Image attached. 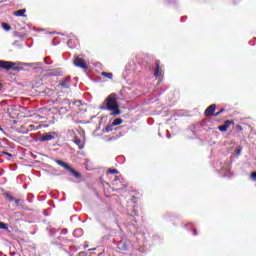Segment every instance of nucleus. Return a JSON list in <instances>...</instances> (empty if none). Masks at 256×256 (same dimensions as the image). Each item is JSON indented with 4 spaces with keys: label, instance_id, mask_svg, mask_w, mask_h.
I'll use <instances>...</instances> for the list:
<instances>
[{
    "label": "nucleus",
    "instance_id": "24",
    "mask_svg": "<svg viewBox=\"0 0 256 256\" xmlns=\"http://www.w3.org/2000/svg\"><path fill=\"white\" fill-rule=\"evenodd\" d=\"M251 179L252 181H256V172L251 173Z\"/></svg>",
    "mask_w": 256,
    "mask_h": 256
},
{
    "label": "nucleus",
    "instance_id": "1",
    "mask_svg": "<svg viewBox=\"0 0 256 256\" xmlns=\"http://www.w3.org/2000/svg\"><path fill=\"white\" fill-rule=\"evenodd\" d=\"M103 111H112L110 115L113 117H117V115H121V110L119 109V103L117 102V94H110L104 101L101 106Z\"/></svg>",
    "mask_w": 256,
    "mask_h": 256
},
{
    "label": "nucleus",
    "instance_id": "25",
    "mask_svg": "<svg viewBox=\"0 0 256 256\" xmlns=\"http://www.w3.org/2000/svg\"><path fill=\"white\" fill-rule=\"evenodd\" d=\"M60 111H62V113H67L68 109L67 107H61Z\"/></svg>",
    "mask_w": 256,
    "mask_h": 256
},
{
    "label": "nucleus",
    "instance_id": "7",
    "mask_svg": "<svg viewBox=\"0 0 256 256\" xmlns=\"http://www.w3.org/2000/svg\"><path fill=\"white\" fill-rule=\"evenodd\" d=\"M79 44V40H77L75 37L70 38L67 42V45L70 49H75L77 45Z\"/></svg>",
    "mask_w": 256,
    "mask_h": 256
},
{
    "label": "nucleus",
    "instance_id": "19",
    "mask_svg": "<svg viewBox=\"0 0 256 256\" xmlns=\"http://www.w3.org/2000/svg\"><path fill=\"white\" fill-rule=\"evenodd\" d=\"M25 9H21V10H18L17 12H16V16L17 17H23V15L25 14Z\"/></svg>",
    "mask_w": 256,
    "mask_h": 256
},
{
    "label": "nucleus",
    "instance_id": "21",
    "mask_svg": "<svg viewBox=\"0 0 256 256\" xmlns=\"http://www.w3.org/2000/svg\"><path fill=\"white\" fill-rule=\"evenodd\" d=\"M61 87H64V89H69V84H67V81H63L61 83Z\"/></svg>",
    "mask_w": 256,
    "mask_h": 256
},
{
    "label": "nucleus",
    "instance_id": "3",
    "mask_svg": "<svg viewBox=\"0 0 256 256\" xmlns=\"http://www.w3.org/2000/svg\"><path fill=\"white\" fill-rule=\"evenodd\" d=\"M0 69H6V71H9L10 69H12L13 71H21V68L15 66L14 62L5 60H0Z\"/></svg>",
    "mask_w": 256,
    "mask_h": 256
},
{
    "label": "nucleus",
    "instance_id": "9",
    "mask_svg": "<svg viewBox=\"0 0 256 256\" xmlns=\"http://www.w3.org/2000/svg\"><path fill=\"white\" fill-rule=\"evenodd\" d=\"M229 125H231V121L227 120L225 122L224 125H221L218 127L219 131H221L222 133H225V131H227V129H229Z\"/></svg>",
    "mask_w": 256,
    "mask_h": 256
},
{
    "label": "nucleus",
    "instance_id": "31",
    "mask_svg": "<svg viewBox=\"0 0 256 256\" xmlns=\"http://www.w3.org/2000/svg\"><path fill=\"white\" fill-rule=\"evenodd\" d=\"M69 79H70L69 77H68V78H66V80H65V81H66V83H67V81H69Z\"/></svg>",
    "mask_w": 256,
    "mask_h": 256
},
{
    "label": "nucleus",
    "instance_id": "6",
    "mask_svg": "<svg viewBox=\"0 0 256 256\" xmlns=\"http://www.w3.org/2000/svg\"><path fill=\"white\" fill-rule=\"evenodd\" d=\"M217 109V105L212 104L205 110L206 117H213L215 115V110Z\"/></svg>",
    "mask_w": 256,
    "mask_h": 256
},
{
    "label": "nucleus",
    "instance_id": "36",
    "mask_svg": "<svg viewBox=\"0 0 256 256\" xmlns=\"http://www.w3.org/2000/svg\"><path fill=\"white\" fill-rule=\"evenodd\" d=\"M159 136L161 137V133H159Z\"/></svg>",
    "mask_w": 256,
    "mask_h": 256
},
{
    "label": "nucleus",
    "instance_id": "28",
    "mask_svg": "<svg viewBox=\"0 0 256 256\" xmlns=\"http://www.w3.org/2000/svg\"><path fill=\"white\" fill-rule=\"evenodd\" d=\"M44 61H45L46 65H51V62H49V60H47V58L44 59Z\"/></svg>",
    "mask_w": 256,
    "mask_h": 256
},
{
    "label": "nucleus",
    "instance_id": "17",
    "mask_svg": "<svg viewBox=\"0 0 256 256\" xmlns=\"http://www.w3.org/2000/svg\"><path fill=\"white\" fill-rule=\"evenodd\" d=\"M0 229H3L4 231H9V226L5 224V222H0Z\"/></svg>",
    "mask_w": 256,
    "mask_h": 256
},
{
    "label": "nucleus",
    "instance_id": "8",
    "mask_svg": "<svg viewBox=\"0 0 256 256\" xmlns=\"http://www.w3.org/2000/svg\"><path fill=\"white\" fill-rule=\"evenodd\" d=\"M55 163H57V165H59L60 167H63L64 169H66V171H69V169H71V166H69V164L63 162L62 160H55Z\"/></svg>",
    "mask_w": 256,
    "mask_h": 256
},
{
    "label": "nucleus",
    "instance_id": "14",
    "mask_svg": "<svg viewBox=\"0 0 256 256\" xmlns=\"http://www.w3.org/2000/svg\"><path fill=\"white\" fill-rule=\"evenodd\" d=\"M102 77H107V79H113V73L111 72H102Z\"/></svg>",
    "mask_w": 256,
    "mask_h": 256
},
{
    "label": "nucleus",
    "instance_id": "23",
    "mask_svg": "<svg viewBox=\"0 0 256 256\" xmlns=\"http://www.w3.org/2000/svg\"><path fill=\"white\" fill-rule=\"evenodd\" d=\"M241 151H243V148L241 146H239L237 149H236V155H241Z\"/></svg>",
    "mask_w": 256,
    "mask_h": 256
},
{
    "label": "nucleus",
    "instance_id": "34",
    "mask_svg": "<svg viewBox=\"0 0 256 256\" xmlns=\"http://www.w3.org/2000/svg\"><path fill=\"white\" fill-rule=\"evenodd\" d=\"M0 131H3V128H1V126H0Z\"/></svg>",
    "mask_w": 256,
    "mask_h": 256
},
{
    "label": "nucleus",
    "instance_id": "16",
    "mask_svg": "<svg viewBox=\"0 0 256 256\" xmlns=\"http://www.w3.org/2000/svg\"><path fill=\"white\" fill-rule=\"evenodd\" d=\"M2 29H4V31H11V26L9 24L3 22Z\"/></svg>",
    "mask_w": 256,
    "mask_h": 256
},
{
    "label": "nucleus",
    "instance_id": "30",
    "mask_svg": "<svg viewBox=\"0 0 256 256\" xmlns=\"http://www.w3.org/2000/svg\"><path fill=\"white\" fill-rule=\"evenodd\" d=\"M167 138L171 139V134L170 133H167Z\"/></svg>",
    "mask_w": 256,
    "mask_h": 256
},
{
    "label": "nucleus",
    "instance_id": "18",
    "mask_svg": "<svg viewBox=\"0 0 256 256\" xmlns=\"http://www.w3.org/2000/svg\"><path fill=\"white\" fill-rule=\"evenodd\" d=\"M113 127H115L113 124L106 126L105 133H111V131H113Z\"/></svg>",
    "mask_w": 256,
    "mask_h": 256
},
{
    "label": "nucleus",
    "instance_id": "35",
    "mask_svg": "<svg viewBox=\"0 0 256 256\" xmlns=\"http://www.w3.org/2000/svg\"><path fill=\"white\" fill-rule=\"evenodd\" d=\"M64 233H67V229L64 230Z\"/></svg>",
    "mask_w": 256,
    "mask_h": 256
},
{
    "label": "nucleus",
    "instance_id": "13",
    "mask_svg": "<svg viewBox=\"0 0 256 256\" xmlns=\"http://www.w3.org/2000/svg\"><path fill=\"white\" fill-rule=\"evenodd\" d=\"M74 237H81L83 235V229L78 228L73 231Z\"/></svg>",
    "mask_w": 256,
    "mask_h": 256
},
{
    "label": "nucleus",
    "instance_id": "10",
    "mask_svg": "<svg viewBox=\"0 0 256 256\" xmlns=\"http://www.w3.org/2000/svg\"><path fill=\"white\" fill-rule=\"evenodd\" d=\"M74 143L78 146L79 149H83V147H85V144L81 142V139H79V137H74Z\"/></svg>",
    "mask_w": 256,
    "mask_h": 256
},
{
    "label": "nucleus",
    "instance_id": "5",
    "mask_svg": "<svg viewBox=\"0 0 256 256\" xmlns=\"http://www.w3.org/2000/svg\"><path fill=\"white\" fill-rule=\"evenodd\" d=\"M57 137V132H48L43 134V136L40 138V141H53Z\"/></svg>",
    "mask_w": 256,
    "mask_h": 256
},
{
    "label": "nucleus",
    "instance_id": "15",
    "mask_svg": "<svg viewBox=\"0 0 256 256\" xmlns=\"http://www.w3.org/2000/svg\"><path fill=\"white\" fill-rule=\"evenodd\" d=\"M121 123H123V119L117 118L112 122V125L115 127L117 125H121Z\"/></svg>",
    "mask_w": 256,
    "mask_h": 256
},
{
    "label": "nucleus",
    "instance_id": "27",
    "mask_svg": "<svg viewBox=\"0 0 256 256\" xmlns=\"http://www.w3.org/2000/svg\"><path fill=\"white\" fill-rule=\"evenodd\" d=\"M14 201H15L16 205H19V203H21V199H15Z\"/></svg>",
    "mask_w": 256,
    "mask_h": 256
},
{
    "label": "nucleus",
    "instance_id": "32",
    "mask_svg": "<svg viewBox=\"0 0 256 256\" xmlns=\"http://www.w3.org/2000/svg\"><path fill=\"white\" fill-rule=\"evenodd\" d=\"M6 155H8L9 157H11V154H10V153H6Z\"/></svg>",
    "mask_w": 256,
    "mask_h": 256
},
{
    "label": "nucleus",
    "instance_id": "12",
    "mask_svg": "<svg viewBox=\"0 0 256 256\" xmlns=\"http://www.w3.org/2000/svg\"><path fill=\"white\" fill-rule=\"evenodd\" d=\"M155 77H161V69L159 67V61H156V69L154 71Z\"/></svg>",
    "mask_w": 256,
    "mask_h": 256
},
{
    "label": "nucleus",
    "instance_id": "2",
    "mask_svg": "<svg viewBox=\"0 0 256 256\" xmlns=\"http://www.w3.org/2000/svg\"><path fill=\"white\" fill-rule=\"evenodd\" d=\"M117 248L119 251H122V253H125L127 251H131V249H133V245H131V241H129V239L123 238L118 242Z\"/></svg>",
    "mask_w": 256,
    "mask_h": 256
},
{
    "label": "nucleus",
    "instance_id": "22",
    "mask_svg": "<svg viewBox=\"0 0 256 256\" xmlns=\"http://www.w3.org/2000/svg\"><path fill=\"white\" fill-rule=\"evenodd\" d=\"M221 113H225V108H222L220 111L214 114V117H219Z\"/></svg>",
    "mask_w": 256,
    "mask_h": 256
},
{
    "label": "nucleus",
    "instance_id": "20",
    "mask_svg": "<svg viewBox=\"0 0 256 256\" xmlns=\"http://www.w3.org/2000/svg\"><path fill=\"white\" fill-rule=\"evenodd\" d=\"M108 173H110V175H117V174H119V170H117V169H109Z\"/></svg>",
    "mask_w": 256,
    "mask_h": 256
},
{
    "label": "nucleus",
    "instance_id": "29",
    "mask_svg": "<svg viewBox=\"0 0 256 256\" xmlns=\"http://www.w3.org/2000/svg\"><path fill=\"white\" fill-rule=\"evenodd\" d=\"M193 234L197 235V229H193Z\"/></svg>",
    "mask_w": 256,
    "mask_h": 256
},
{
    "label": "nucleus",
    "instance_id": "26",
    "mask_svg": "<svg viewBox=\"0 0 256 256\" xmlns=\"http://www.w3.org/2000/svg\"><path fill=\"white\" fill-rule=\"evenodd\" d=\"M7 199H9V201H15V197L11 195H7Z\"/></svg>",
    "mask_w": 256,
    "mask_h": 256
},
{
    "label": "nucleus",
    "instance_id": "11",
    "mask_svg": "<svg viewBox=\"0 0 256 256\" xmlns=\"http://www.w3.org/2000/svg\"><path fill=\"white\" fill-rule=\"evenodd\" d=\"M68 171L70 173H72V175L76 178V179H81V174L77 171H75V169H73L72 167H70V169H68Z\"/></svg>",
    "mask_w": 256,
    "mask_h": 256
},
{
    "label": "nucleus",
    "instance_id": "33",
    "mask_svg": "<svg viewBox=\"0 0 256 256\" xmlns=\"http://www.w3.org/2000/svg\"><path fill=\"white\" fill-rule=\"evenodd\" d=\"M66 103H69V100H65Z\"/></svg>",
    "mask_w": 256,
    "mask_h": 256
},
{
    "label": "nucleus",
    "instance_id": "4",
    "mask_svg": "<svg viewBox=\"0 0 256 256\" xmlns=\"http://www.w3.org/2000/svg\"><path fill=\"white\" fill-rule=\"evenodd\" d=\"M74 65L75 67H80V69H87V64L85 63V60L79 56H75Z\"/></svg>",
    "mask_w": 256,
    "mask_h": 256
}]
</instances>
